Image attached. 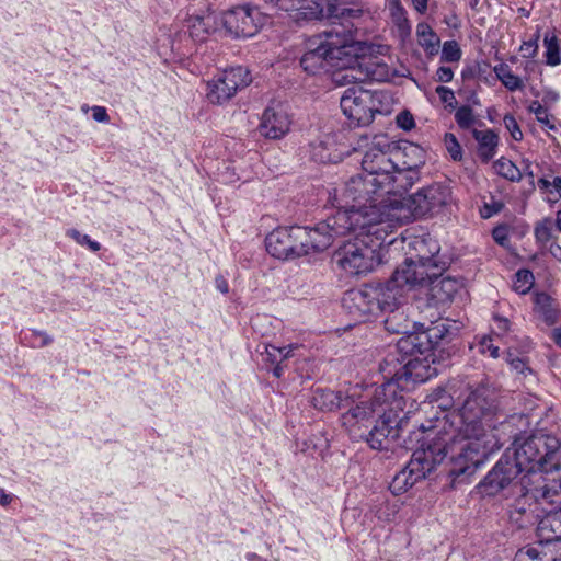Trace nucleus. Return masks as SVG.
I'll list each match as a JSON object with an SVG mask.
<instances>
[{
	"instance_id": "62",
	"label": "nucleus",
	"mask_w": 561,
	"mask_h": 561,
	"mask_svg": "<svg viewBox=\"0 0 561 561\" xmlns=\"http://www.w3.org/2000/svg\"><path fill=\"white\" fill-rule=\"evenodd\" d=\"M282 363H275V367L273 368V375L279 378L283 375Z\"/></svg>"
},
{
	"instance_id": "14",
	"label": "nucleus",
	"mask_w": 561,
	"mask_h": 561,
	"mask_svg": "<svg viewBox=\"0 0 561 561\" xmlns=\"http://www.w3.org/2000/svg\"><path fill=\"white\" fill-rule=\"evenodd\" d=\"M340 105L345 116L356 126L369 125L378 112L375 95L359 87L346 89Z\"/></svg>"
},
{
	"instance_id": "47",
	"label": "nucleus",
	"mask_w": 561,
	"mask_h": 561,
	"mask_svg": "<svg viewBox=\"0 0 561 561\" xmlns=\"http://www.w3.org/2000/svg\"><path fill=\"white\" fill-rule=\"evenodd\" d=\"M397 124L403 130H411L414 126V118L408 111L401 112L397 116Z\"/></svg>"
},
{
	"instance_id": "7",
	"label": "nucleus",
	"mask_w": 561,
	"mask_h": 561,
	"mask_svg": "<svg viewBox=\"0 0 561 561\" xmlns=\"http://www.w3.org/2000/svg\"><path fill=\"white\" fill-rule=\"evenodd\" d=\"M386 221V219L376 221L367 227L354 226L348 229L343 236L348 232H355L354 240H350L341 245L333 254L334 263L350 275L366 274L373 270L375 263V245L369 244L371 236L377 234L379 229L378 225Z\"/></svg>"
},
{
	"instance_id": "58",
	"label": "nucleus",
	"mask_w": 561,
	"mask_h": 561,
	"mask_svg": "<svg viewBox=\"0 0 561 561\" xmlns=\"http://www.w3.org/2000/svg\"><path fill=\"white\" fill-rule=\"evenodd\" d=\"M551 186L559 193V196H561V176H556L551 182Z\"/></svg>"
},
{
	"instance_id": "33",
	"label": "nucleus",
	"mask_w": 561,
	"mask_h": 561,
	"mask_svg": "<svg viewBox=\"0 0 561 561\" xmlns=\"http://www.w3.org/2000/svg\"><path fill=\"white\" fill-rule=\"evenodd\" d=\"M455 121L461 129H469L476 123L473 110L469 105H461L456 110Z\"/></svg>"
},
{
	"instance_id": "8",
	"label": "nucleus",
	"mask_w": 561,
	"mask_h": 561,
	"mask_svg": "<svg viewBox=\"0 0 561 561\" xmlns=\"http://www.w3.org/2000/svg\"><path fill=\"white\" fill-rule=\"evenodd\" d=\"M451 192L447 185L434 183L419 190L415 194L408 197L392 196L388 202L387 211L389 215L383 219L408 218V215L397 214L407 208L411 216L423 217L439 211L450 201Z\"/></svg>"
},
{
	"instance_id": "24",
	"label": "nucleus",
	"mask_w": 561,
	"mask_h": 561,
	"mask_svg": "<svg viewBox=\"0 0 561 561\" xmlns=\"http://www.w3.org/2000/svg\"><path fill=\"white\" fill-rule=\"evenodd\" d=\"M558 557L559 554L553 548H547V545L541 543L538 539L536 546L519 549L516 553V561H557Z\"/></svg>"
},
{
	"instance_id": "23",
	"label": "nucleus",
	"mask_w": 561,
	"mask_h": 561,
	"mask_svg": "<svg viewBox=\"0 0 561 561\" xmlns=\"http://www.w3.org/2000/svg\"><path fill=\"white\" fill-rule=\"evenodd\" d=\"M347 401V398H342L341 392L321 388L316 389L311 397V404L320 411H333L340 407H346Z\"/></svg>"
},
{
	"instance_id": "19",
	"label": "nucleus",
	"mask_w": 561,
	"mask_h": 561,
	"mask_svg": "<svg viewBox=\"0 0 561 561\" xmlns=\"http://www.w3.org/2000/svg\"><path fill=\"white\" fill-rule=\"evenodd\" d=\"M279 10L290 13L297 21H312L327 19L325 4L318 0H264Z\"/></svg>"
},
{
	"instance_id": "32",
	"label": "nucleus",
	"mask_w": 561,
	"mask_h": 561,
	"mask_svg": "<svg viewBox=\"0 0 561 561\" xmlns=\"http://www.w3.org/2000/svg\"><path fill=\"white\" fill-rule=\"evenodd\" d=\"M534 285V275L529 270H519L515 274L513 289L522 295L527 294Z\"/></svg>"
},
{
	"instance_id": "29",
	"label": "nucleus",
	"mask_w": 561,
	"mask_h": 561,
	"mask_svg": "<svg viewBox=\"0 0 561 561\" xmlns=\"http://www.w3.org/2000/svg\"><path fill=\"white\" fill-rule=\"evenodd\" d=\"M385 327L389 332L402 334V336L417 333L410 332V323L403 319V313L397 311L389 312L385 320Z\"/></svg>"
},
{
	"instance_id": "12",
	"label": "nucleus",
	"mask_w": 561,
	"mask_h": 561,
	"mask_svg": "<svg viewBox=\"0 0 561 561\" xmlns=\"http://www.w3.org/2000/svg\"><path fill=\"white\" fill-rule=\"evenodd\" d=\"M251 81L250 71L245 67H231L207 82L206 98L213 104H222L230 100L238 90L248 87Z\"/></svg>"
},
{
	"instance_id": "36",
	"label": "nucleus",
	"mask_w": 561,
	"mask_h": 561,
	"mask_svg": "<svg viewBox=\"0 0 561 561\" xmlns=\"http://www.w3.org/2000/svg\"><path fill=\"white\" fill-rule=\"evenodd\" d=\"M66 236L75 240L78 244L87 247L92 252H98L101 249V244L98 241L91 240L88 234H83L77 229H68Z\"/></svg>"
},
{
	"instance_id": "53",
	"label": "nucleus",
	"mask_w": 561,
	"mask_h": 561,
	"mask_svg": "<svg viewBox=\"0 0 561 561\" xmlns=\"http://www.w3.org/2000/svg\"><path fill=\"white\" fill-rule=\"evenodd\" d=\"M494 324L496 327V329L504 333V332H507L510 330V321L507 318L505 317H501V316H494Z\"/></svg>"
},
{
	"instance_id": "60",
	"label": "nucleus",
	"mask_w": 561,
	"mask_h": 561,
	"mask_svg": "<svg viewBox=\"0 0 561 561\" xmlns=\"http://www.w3.org/2000/svg\"><path fill=\"white\" fill-rule=\"evenodd\" d=\"M538 184L542 190H548L551 186V182L545 178L539 179Z\"/></svg>"
},
{
	"instance_id": "22",
	"label": "nucleus",
	"mask_w": 561,
	"mask_h": 561,
	"mask_svg": "<svg viewBox=\"0 0 561 561\" xmlns=\"http://www.w3.org/2000/svg\"><path fill=\"white\" fill-rule=\"evenodd\" d=\"M472 137L478 144L477 154L483 163L490 162L497 152L499 135L492 129H472Z\"/></svg>"
},
{
	"instance_id": "55",
	"label": "nucleus",
	"mask_w": 561,
	"mask_h": 561,
	"mask_svg": "<svg viewBox=\"0 0 561 561\" xmlns=\"http://www.w3.org/2000/svg\"><path fill=\"white\" fill-rule=\"evenodd\" d=\"M298 348V345L297 344H289V345H286V346H283L280 347V351H282V362H284L285 359L289 358V357H293L294 354V350Z\"/></svg>"
},
{
	"instance_id": "16",
	"label": "nucleus",
	"mask_w": 561,
	"mask_h": 561,
	"mask_svg": "<svg viewBox=\"0 0 561 561\" xmlns=\"http://www.w3.org/2000/svg\"><path fill=\"white\" fill-rule=\"evenodd\" d=\"M345 311L358 322L379 313L378 294L373 285L347 290L342 300Z\"/></svg>"
},
{
	"instance_id": "13",
	"label": "nucleus",
	"mask_w": 561,
	"mask_h": 561,
	"mask_svg": "<svg viewBox=\"0 0 561 561\" xmlns=\"http://www.w3.org/2000/svg\"><path fill=\"white\" fill-rule=\"evenodd\" d=\"M327 19L331 21L341 35L350 33V45L354 42L356 32L355 23L364 18L370 15L369 8H365L362 0L344 1H327L325 3Z\"/></svg>"
},
{
	"instance_id": "6",
	"label": "nucleus",
	"mask_w": 561,
	"mask_h": 561,
	"mask_svg": "<svg viewBox=\"0 0 561 561\" xmlns=\"http://www.w3.org/2000/svg\"><path fill=\"white\" fill-rule=\"evenodd\" d=\"M350 33L341 35L335 28L310 37L306 42V51L300 58L302 69L309 75L328 72L332 68H343L350 55Z\"/></svg>"
},
{
	"instance_id": "10",
	"label": "nucleus",
	"mask_w": 561,
	"mask_h": 561,
	"mask_svg": "<svg viewBox=\"0 0 561 561\" xmlns=\"http://www.w3.org/2000/svg\"><path fill=\"white\" fill-rule=\"evenodd\" d=\"M268 16L256 7L239 5L222 13L220 23L233 37H252L267 22Z\"/></svg>"
},
{
	"instance_id": "61",
	"label": "nucleus",
	"mask_w": 561,
	"mask_h": 561,
	"mask_svg": "<svg viewBox=\"0 0 561 561\" xmlns=\"http://www.w3.org/2000/svg\"><path fill=\"white\" fill-rule=\"evenodd\" d=\"M217 288L221 293H224V294L228 293V284H227V282L224 280V279L222 280H217Z\"/></svg>"
},
{
	"instance_id": "18",
	"label": "nucleus",
	"mask_w": 561,
	"mask_h": 561,
	"mask_svg": "<svg viewBox=\"0 0 561 561\" xmlns=\"http://www.w3.org/2000/svg\"><path fill=\"white\" fill-rule=\"evenodd\" d=\"M290 125L291 119L287 111L280 103H277L264 110L259 131L261 136L267 139L277 140L288 134Z\"/></svg>"
},
{
	"instance_id": "40",
	"label": "nucleus",
	"mask_w": 561,
	"mask_h": 561,
	"mask_svg": "<svg viewBox=\"0 0 561 561\" xmlns=\"http://www.w3.org/2000/svg\"><path fill=\"white\" fill-rule=\"evenodd\" d=\"M28 343L33 347H44L53 342V337L44 331L31 330L30 334L26 335Z\"/></svg>"
},
{
	"instance_id": "43",
	"label": "nucleus",
	"mask_w": 561,
	"mask_h": 561,
	"mask_svg": "<svg viewBox=\"0 0 561 561\" xmlns=\"http://www.w3.org/2000/svg\"><path fill=\"white\" fill-rule=\"evenodd\" d=\"M506 360L516 373L524 376L531 374V369L524 358L514 357L512 354H508Z\"/></svg>"
},
{
	"instance_id": "54",
	"label": "nucleus",
	"mask_w": 561,
	"mask_h": 561,
	"mask_svg": "<svg viewBox=\"0 0 561 561\" xmlns=\"http://www.w3.org/2000/svg\"><path fill=\"white\" fill-rule=\"evenodd\" d=\"M14 500V495L7 493L4 489L0 488V506H9Z\"/></svg>"
},
{
	"instance_id": "57",
	"label": "nucleus",
	"mask_w": 561,
	"mask_h": 561,
	"mask_svg": "<svg viewBox=\"0 0 561 561\" xmlns=\"http://www.w3.org/2000/svg\"><path fill=\"white\" fill-rule=\"evenodd\" d=\"M414 9L420 12L424 13L427 10V0H411Z\"/></svg>"
},
{
	"instance_id": "59",
	"label": "nucleus",
	"mask_w": 561,
	"mask_h": 561,
	"mask_svg": "<svg viewBox=\"0 0 561 561\" xmlns=\"http://www.w3.org/2000/svg\"><path fill=\"white\" fill-rule=\"evenodd\" d=\"M493 237H494L495 241L499 242L500 244H503L504 240L506 239L505 236L502 234V232L499 229H495L493 231Z\"/></svg>"
},
{
	"instance_id": "64",
	"label": "nucleus",
	"mask_w": 561,
	"mask_h": 561,
	"mask_svg": "<svg viewBox=\"0 0 561 561\" xmlns=\"http://www.w3.org/2000/svg\"><path fill=\"white\" fill-rule=\"evenodd\" d=\"M245 559L248 561H260L261 557L259 554L254 553V552H248L245 554Z\"/></svg>"
},
{
	"instance_id": "28",
	"label": "nucleus",
	"mask_w": 561,
	"mask_h": 561,
	"mask_svg": "<svg viewBox=\"0 0 561 561\" xmlns=\"http://www.w3.org/2000/svg\"><path fill=\"white\" fill-rule=\"evenodd\" d=\"M493 169L497 175L511 182H519L523 179L522 170L504 157L493 163Z\"/></svg>"
},
{
	"instance_id": "51",
	"label": "nucleus",
	"mask_w": 561,
	"mask_h": 561,
	"mask_svg": "<svg viewBox=\"0 0 561 561\" xmlns=\"http://www.w3.org/2000/svg\"><path fill=\"white\" fill-rule=\"evenodd\" d=\"M454 78V71L450 67L442 66L436 71V80L443 83L450 82Z\"/></svg>"
},
{
	"instance_id": "4",
	"label": "nucleus",
	"mask_w": 561,
	"mask_h": 561,
	"mask_svg": "<svg viewBox=\"0 0 561 561\" xmlns=\"http://www.w3.org/2000/svg\"><path fill=\"white\" fill-rule=\"evenodd\" d=\"M515 449L512 455L505 453L497 460L492 470L478 484L479 492L483 496H494L499 492L508 490L519 493L524 490V479L517 481L522 473H535L536 470L550 471L558 467L556 454L560 447L559 439L550 434L538 432L530 435L524 442L515 440Z\"/></svg>"
},
{
	"instance_id": "11",
	"label": "nucleus",
	"mask_w": 561,
	"mask_h": 561,
	"mask_svg": "<svg viewBox=\"0 0 561 561\" xmlns=\"http://www.w3.org/2000/svg\"><path fill=\"white\" fill-rule=\"evenodd\" d=\"M416 272L396 270L392 277L383 284L373 285L378 294L379 312L397 311L403 301L407 290L416 288Z\"/></svg>"
},
{
	"instance_id": "20",
	"label": "nucleus",
	"mask_w": 561,
	"mask_h": 561,
	"mask_svg": "<svg viewBox=\"0 0 561 561\" xmlns=\"http://www.w3.org/2000/svg\"><path fill=\"white\" fill-rule=\"evenodd\" d=\"M545 515L537 520V537L547 548L561 551V507H543Z\"/></svg>"
},
{
	"instance_id": "34",
	"label": "nucleus",
	"mask_w": 561,
	"mask_h": 561,
	"mask_svg": "<svg viewBox=\"0 0 561 561\" xmlns=\"http://www.w3.org/2000/svg\"><path fill=\"white\" fill-rule=\"evenodd\" d=\"M461 58V49L456 41H446L443 45L440 60L457 62Z\"/></svg>"
},
{
	"instance_id": "9",
	"label": "nucleus",
	"mask_w": 561,
	"mask_h": 561,
	"mask_svg": "<svg viewBox=\"0 0 561 561\" xmlns=\"http://www.w3.org/2000/svg\"><path fill=\"white\" fill-rule=\"evenodd\" d=\"M440 247L437 241L415 237L408 243L407 257L398 270H410L416 272L415 283L423 286L427 279L443 276L446 270V263L443 262L439 254Z\"/></svg>"
},
{
	"instance_id": "15",
	"label": "nucleus",
	"mask_w": 561,
	"mask_h": 561,
	"mask_svg": "<svg viewBox=\"0 0 561 561\" xmlns=\"http://www.w3.org/2000/svg\"><path fill=\"white\" fill-rule=\"evenodd\" d=\"M505 499L504 508L508 522L517 528H527L536 525L540 517L539 505L529 490L512 493Z\"/></svg>"
},
{
	"instance_id": "63",
	"label": "nucleus",
	"mask_w": 561,
	"mask_h": 561,
	"mask_svg": "<svg viewBox=\"0 0 561 561\" xmlns=\"http://www.w3.org/2000/svg\"><path fill=\"white\" fill-rule=\"evenodd\" d=\"M552 336H553L554 342L561 346V330L554 329Z\"/></svg>"
},
{
	"instance_id": "25",
	"label": "nucleus",
	"mask_w": 561,
	"mask_h": 561,
	"mask_svg": "<svg viewBox=\"0 0 561 561\" xmlns=\"http://www.w3.org/2000/svg\"><path fill=\"white\" fill-rule=\"evenodd\" d=\"M416 472V470H412L410 460L407 467L402 469L399 473H397L392 482L390 483L391 492L396 495L404 493L410 488H412L417 481L425 478L419 477Z\"/></svg>"
},
{
	"instance_id": "30",
	"label": "nucleus",
	"mask_w": 561,
	"mask_h": 561,
	"mask_svg": "<svg viewBox=\"0 0 561 561\" xmlns=\"http://www.w3.org/2000/svg\"><path fill=\"white\" fill-rule=\"evenodd\" d=\"M545 46V61L550 67H556L561 64V48L556 36L546 35L543 38Z\"/></svg>"
},
{
	"instance_id": "39",
	"label": "nucleus",
	"mask_w": 561,
	"mask_h": 561,
	"mask_svg": "<svg viewBox=\"0 0 561 561\" xmlns=\"http://www.w3.org/2000/svg\"><path fill=\"white\" fill-rule=\"evenodd\" d=\"M187 27L190 32V36L195 41H204L206 36V32L204 30V25L201 23V16H191L187 20Z\"/></svg>"
},
{
	"instance_id": "37",
	"label": "nucleus",
	"mask_w": 561,
	"mask_h": 561,
	"mask_svg": "<svg viewBox=\"0 0 561 561\" xmlns=\"http://www.w3.org/2000/svg\"><path fill=\"white\" fill-rule=\"evenodd\" d=\"M534 233L537 242L546 244L552 237V220L545 218L539 221L535 227Z\"/></svg>"
},
{
	"instance_id": "38",
	"label": "nucleus",
	"mask_w": 561,
	"mask_h": 561,
	"mask_svg": "<svg viewBox=\"0 0 561 561\" xmlns=\"http://www.w3.org/2000/svg\"><path fill=\"white\" fill-rule=\"evenodd\" d=\"M536 304L541 307L545 320L548 323H553L556 321L557 313L556 310L551 307V298L546 294H539L536 296Z\"/></svg>"
},
{
	"instance_id": "41",
	"label": "nucleus",
	"mask_w": 561,
	"mask_h": 561,
	"mask_svg": "<svg viewBox=\"0 0 561 561\" xmlns=\"http://www.w3.org/2000/svg\"><path fill=\"white\" fill-rule=\"evenodd\" d=\"M445 141L451 159L454 161H460L462 159V149L455 135L446 134Z\"/></svg>"
},
{
	"instance_id": "56",
	"label": "nucleus",
	"mask_w": 561,
	"mask_h": 561,
	"mask_svg": "<svg viewBox=\"0 0 561 561\" xmlns=\"http://www.w3.org/2000/svg\"><path fill=\"white\" fill-rule=\"evenodd\" d=\"M522 165H523V169H522L523 175L529 178L533 181L535 178V174H534V171L531 170L530 161L528 159H523Z\"/></svg>"
},
{
	"instance_id": "3",
	"label": "nucleus",
	"mask_w": 561,
	"mask_h": 561,
	"mask_svg": "<svg viewBox=\"0 0 561 561\" xmlns=\"http://www.w3.org/2000/svg\"><path fill=\"white\" fill-rule=\"evenodd\" d=\"M424 163L421 147H397L386 136L376 135L362 159L363 173L330 192L329 199L337 210L347 211L352 221L359 217L358 226L365 228L389 215L390 198L407 193L419 181Z\"/></svg>"
},
{
	"instance_id": "52",
	"label": "nucleus",
	"mask_w": 561,
	"mask_h": 561,
	"mask_svg": "<svg viewBox=\"0 0 561 561\" xmlns=\"http://www.w3.org/2000/svg\"><path fill=\"white\" fill-rule=\"evenodd\" d=\"M92 117L94 121L99 123H106L110 119V116L106 112V108L103 106L94 105L92 106Z\"/></svg>"
},
{
	"instance_id": "42",
	"label": "nucleus",
	"mask_w": 561,
	"mask_h": 561,
	"mask_svg": "<svg viewBox=\"0 0 561 561\" xmlns=\"http://www.w3.org/2000/svg\"><path fill=\"white\" fill-rule=\"evenodd\" d=\"M503 123L514 140L520 141L523 139V133L519 125L512 114H506L503 118Z\"/></svg>"
},
{
	"instance_id": "1",
	"label": "nucleus",
	"mask_w": 561,
	"mask_h": 561,
	"mask_svg": "<svg viewBox=\"0 0 561 561\" xmlns=\"http://www.w3.org/2000/svg\"><path fill=\"white\" fill-rule=\"evenodd\" d=\"M494 388L480 386L465 397L437 425L420 426L422 432L437 428L435 436L411 456L412 470L426 477L440 465L450 466L448 473L459 477L471 472L502 446L497 426L504 423Z\"/></svg>"
},
{
	"instance_id": "49",
	"label": "nucleus",
	"mask_w": 561,
	"mask_h": 561,
	"mask_svg": "<svg viewBox=\"0 0 561 561\" xmlns=\"http://www.w3.org/2000/svg\"><path fill=\"white\" fill-rule=\"evenodd\" d=\"M280 354V347L271 344L265 346L266 360L270 362L271 364L282 363Z\"/></svg>"
},
{
	"instance_id": "31",
	"label": "nucleus",
	"mask_w": 561,
	"mask_h": 561,
	"mask_svg": "<svg viewBox=\"0 0 561 561\" xmlns=\"http://www.w3.org/2000/svg\"><path fill=\"white\" fill-rule=\"evenodd\" d=\"M390 15L393 24L401 32H410V23L407 16V11L399 0H391L389 3Z\"/></svg>"
},
{
	"instance_id": "45",
	"label": "nucleus",
	"mask_w": 561,
	"mask_h": 561,
	"mask_svg": "<svg viewBox=\"0 0 561 561\" xmlns=\"http://www.w3.org/2000/svg\"><path fill=\"white\" fill-rule=\"evenodd\" d=\"M480 352L483 355H489L492 358H497L500 356L499 346L493 343V339L491 336L482 337L480 342Z\"/></svg>"
},
{
	"instance_id": "27",
	"label": "nucleus",
	"mask_w": 561,
	"mask_h": 561,
	"mask_svg": "<svg viewBox=\"0 0 561 561\" xmlns=\"http://www.w3.org/2000/svg\"><path fill=\"white\" fill-rule=\"evenodd\" d=\"M493 71L496 78L508 91L514 92L524 89V80L520 77L514 75V72L512 71L511 67L507 64L501 62L494 66Z\"/></svg>"
},
{
	"instance_id": "26",
	"label": "nucleus",
	"mask_w": 561,
	"mask_h": 561,
	"mask_svg": "<svg viewBox=\"0 0 561 561\" xmlns=\"http://www.w3.org/2000/svg\"><path fill=\"white\" fill-rule=\"evenodd\" d=\"M416 37L420 46L427 55L434 56L438 53L440 39L427 23L417 24Z\"/></svg>"
},
{
	"instance_id": "17",
	"label": "nucleus",
	"mask_w": 561,
	"mask_h": 561,
	"mask_svg": "<svg viewBox=\"0 0 561 561\" xmlns=\"http://www.w3.org/2000/svg\"><path fill=\"white\" fill-rule=\"evenodd\" d=\"M559 449L560 447L556 454L558 467L552 468L550 471L536 470V472H545L550 474V477L542 478L541 483L533 490H529L541 511H543V507H561V465L559 461Z\"/></svg>"
},
{
	"instance_id": "2",
	"label": "nucleus",
	"mask_w": 561,
	"mask_h": 561,
	"mask_svg": "<svg viewBox=\"0 0 561 561\" xmlns=\"http://www.w3.org/2000/svg\"><path fill=\"white\" fill-rule=\"evenodd\" d=\"M431 334L421 332L401 336L379 365L385 381L368 401H360L345 412L341 422L354 440H366L376 450L388 449L402 426L404 398L410 382L422 383L437 376L432 366ZM434 363V360H432Z\"/></svg>"
},
{
	"instance_id": "44",
	"label": "nucleus",
	"mask_w": 561,
	"mask_h": 561,
	"mask_svg": "<svg viewBox=\"0 0 561 561\" xmlns=\"http://www.w3.org/2000/svg\"><path fill=\"white\" fill-rule=\"evenodd\" d=\"M435 92L438 94L440 101L447 106L455 108L457 105V100L451 89L445 85H438L435 89Z\"/></svg>"
},
{
	"instance_id": "48",
	"label": "nucleus",
	"mask_w": 561,
	"mask_h": 561,
	"mask_svg": "<svg viewBox=\"0 0 561 561\" xmlns=\"http://www.w3.org/2000/svg\"><path fill=\"white\" fill-rule=\"evenodd\" d=\"M312 151L310 153L311 159H313L317 162L325 163L331 160L330 154L327 152V150L322 147V142L319 145H311Z\"/></svg>"
},
{
	"instance_id": "35",
	"label": "nucleus",
	"mask_w": 561,
	"mask_h": 561,
	"mask_svg": "<svg viewBox=\"0 0 561 561\" xmlns=\"http://www.w3.org/2000/svg\"><path fill=\"white\" fill-rule=\"evenodd\" d=\"M528 111L536 116V119L547 126L551 130H556V125L552 124L549 119L548 110L541 105L539 101H533L528 105Z\"/></svg>"
},
{
	"instance_id": "5",
	"label": "nucleus",
	"mask_w": 561,
	"mask_h": 561,
	"mask_svg": "<svg viewBox=\"0 0 561 561\" xmlns=\"http://www.w3.org/2000/svg\"><path fill=\"white\" fill-rule=\"evenodd\" d=\"M347 211L337 210L327 220L313 228L293 226L280 227L267 234V252L279 260H293L327 250L335 237L344 234L354 225H359V217L352 221Z\"/></svg>"
},
{
	"instance_id": "46",
	"label": "nucleus",
	"mask_w": 561,
	"mask_h": 561,
	"mask_svg": "<svg viewBox=\"0 0 561 561\" xmlns=\"http://www.w3.org/2000/svg\"><path fill=\"white\" fill-rule=\"evenodd\" d=\"M201 16V23L204 25L206 35L218 28L220 19L215 13H207Z\"/></svg>"
},
{
	"instance_id": "21",
	"label": "nucleus",
	"mask_w": 561,
	"mask_h": 561,
	"mask_svg": "<svg viewBox=\"0 0 561 561\" xmlns=\"http://www.w3.org/2000/svg\"><path fill=\"white\" fill-rule=\"evenodd\" d=\"M420 288H428V302L434 307L443 306L453 300L454 296L462 287V282L457 277L437 276L427 282Z\"/></svg>"
},
{
	"instance_id": "50",
	"label": "nucleus",
	"mask_w": 561,
	"mask_h": 561,
	"mask_svg": "<svg viewBox=\"0 0 561 561\" xmlns=\"http://www.w3.org/2000/svg\"><path fill=\"white\" fill-rule=\"evenodd\" d=\"M538 45L536 41L524 42L520 46V53L525 58H533L537 54Z\"/></svg>"
}]
</instances>
